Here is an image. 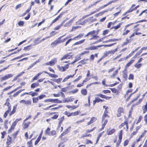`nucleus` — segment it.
Masks as SVG:
<instances>
[{
	"instance_id": "obj_4",
	"label": "nucleus",
	"mask_w": 147,
	"mask_h": 147,
	"mask_svg": "<svg viewBox=\"0 0 147 147\" xmlns=\"http://www.w3.org/2000/svg\"><path fill=\"white\" fill-rule=\"evenodd\" d=\"M57 62V59L56 58H54L52 59L49 62H47L44 64L45 65L50 66H53L55 65Z\"/></svg>"
},
{
	"instance_id": "obj_16",
	"label": "nucleus",
	"mask_w": 147,
	"mask_h": 147,
	"mask_svg": "<svg viewBox=\"0 0 147 147\" xmlns=\"http://www.w3.org/2000/svg\"><path fill=\"white\" fill-rule=\"evenodd\" d=\"M70 129V127H69L67 128L61 134V135L60 136H59V137H61L65 135L66 134H67L68 133H69V130Z\"/></svg>"
},
{
	"instance_id": "obj_64",
	"label": "nucleus",
	"mask_w": 147,
	"mask_h": 147,
	"mask_svg": "<svg viewBox=\"0 0 147 147\" xmlns=\"http://www.w3.org/2000/svg\"><path fill=\"white\" fill-rule=\"evenodd\" d=\"M109 89H110L112 92L114 93H116L117 92V90L115 88H110Z\"/></svg>"
},
{
	"instance_id": "obj_19",
	"label": "nucleus",
	"mask_w": 147,
	"mask_h": 147,
	"mask_svg": "<svg viewBox=\"0 0 147 147\" xmlns=\"http://www.w3.org/2000/svg\"><path fill=\"white\" fill-rule=\"evenodd\" d=\"M12 143L11 138L9 136H8L7 138V141L6 142L7 144V145H9Z\"/></svg>"
},
{
	"instance_id": "obj_34",
	"label": "nucleus",
	"mask_w": 147,
	"mask_h": 147,
	"mask_svg": "<svg viewBox=\"0 0 147 147\" xmlns=\"http://www.w3.org/2000/svg\"><path fill=\"white\" fill-rule=\"evenodd\" d=\"M109 117L108 116L107 114H103V115L102 116V123H103L104 120L106 119L105 118H108Z\"/></svg>"
},
{
	"instance_id": "obj_28",
	"label": "nucleus",
	"mask_w": 147,
	"mask_h": 147,
	"mask_svg": "<svg viewBox=\"0 0 147 147\" xmlns=\"http://www.w3.org/2000/svg\"><path fill=\"white\" fill-rule=\"evenodd\" d=\"M24 90V89H22L19 90L18 91L13 94V96L14 97H16L20 93Z\"/></svg>"
},
{
	"instance_id": "obj_29",
	"label": "nucleus",
	"mask_w": 147,
	"mask_h": 147,
	"mask_svg": "<svg viewBox=\"0 0 147 147\" xmlns=\"http://www.w3.org/2000/svg\"><path fill=\"white\" fill-rule=\"evenodd\" d=\"M108 122V120L107 119H105L104 120V121L103 122L102 125V129H104L106 125V124L107 123V122Z\"/></svg>"
},
{
	"instance_id": "obj_56",
	"label": "nucleus",
	"mask_w": 147,
	"mask_h": 147,
	"mask_svg": "<svg viewBox=\"0 0 147 147\" xmlns=\"http://www.w3.org/2000/svg\"><path fill=\"white\" fill-rule=\"evenodd\" d=\"M56 132L55 131L53 130L52 131L50 134L49 135L50 136H53L56 134Z\"/></svg>"
},
{
	"instance_id": "obj_20",
	"label": "nucleus",
	"mask_w": 147,
	"mask_h": 147,
	"mask_svg": "<svg viewBox=\"0 0 147 147\" xmlns=\"http://www.w3.org/2000/svg\"><path fill=\"white\" fill-rule=\"evenodd\" d=\"M75 74L73 75H69L68 76L66 77L63 80L62 82H64L66 81L69 78H72L74 76Z\"/></svg>"
},
{
	"instance_id": "obj_25",
	"label": "nucleus",
	"mask_w": 147,
	"mask_h": 147,
	"mask_svg": "<svg viewBox=\"0 0 147 147\" xmlns=\"http://www.w3.org/2000/svg\"><path fill=\"white\" fill-rule=\"evenodd\" d=\"M118 72V69L116 70L111 75L110 77L111 78H114L115 76L117 74Z\"/></svg>"
},
{
	"instance_id": "obj_3",
	"label": "nucleus",
	"mask_w": 147,
	"mask_h": 147,
	"mask_svg": "<svg viewBox=\"0 0 147 147\" xmlns=\"http://www.w3.org/2000/svg\"><path fill=\"white\" fill-rule=\"evenodd\" d=\"M97 35H95L94 36H93L92 37H91L89 39L90 40H98L92 43V44H96L101 41L102 39L100 38L98 36H97Z\"/></svg>"
},
{
	"instance_id": "obj_1",
	"label": "nucleus",
	"mask_w": 147,
	"mask_h": 147,
	"mask_svg": "<svg viewBox=\"0 0 147 147\" xmlns=\"http://www.w3.org/2000/svg\"><path fill=\"white\" fill-rule=\"evenodd\" d=\"M44 102H51L52 103H61V101L57 99L48 98L45 100Z\"/></svg>"
},
{
	"instance_id": "obj_7",
	"label": "nucleus",
	"mask_w": 147,
	"mask_h": 147,
	"mask_svg": "<svg viewBox=\"0 0 147 147\" xmlns=\"http://www.w3.org/2000/svg\"><path fill=\"white\" fill-rule=\"evenodd\" d=\"M91 19V18H88L86 19L85 20H84L82 22H80V21L82 20V18L80 19V20H79L78 21L76 22V24H80L82 25H84L86 22L88 21V20H90Z\"/></svg>"
},
{
	"instance_id": "obj_8",
	"label": "nucleus",
	"mask_w": 147,
	"mask_h": 147,
	"mask_svg": "<svg viewBox=\"0 0 147 147\" xmlns=\"http://www.w3.org/2000/svg\"><path fill=\"white\" fill-rule=\"evenodd\" d=\"M116 131V129L114 128L107 129V133L108 135H111L115 133Z\"/></svg>"
},
{
	"instance_id": "obj_55",
	"label": "nucleus",
	"mask_w": 147,
	"mask_h": 147,
	"mask_svg": "<svg viewBox=\"0 0 147 147\" xmlns=\"http://www.w3.org/2000/svg\"><path fill=\"white\" fill-rule=\"evenodd\" d=\"M1 138L2 139H3L5 137V136L6 134V133L5 131H3L1 133Z\"/></svg>"
},
{
	"instance_id": "obj_39",
	"label": "nucleus",
	"mask_w": 147,
	"mask_h": 147,
	"mask_svg": "<svg viewBox=\"0 0 147 147\" xmlns=\"http://www.w3.org/2000/svg\"><path fill=\"white\" fill-rule=\"evenodd\" d=\"M31 103L32 101L31 100H26L25 105H26L27 106H28V105H31Z\"/></svg>"
},
{
	"instance_id": "obj_60",
	"label": "nucleus",
	"mask_w": 147,
	"mask_h": 147,
	"mask_svg": "<svg viewBox=\"0 0 147 147\" xmlns=\"http://www.w3.org/2000/svg\"><path fill=\"white\" fill-rule=\"evenodd\" d=\"M129 141L128 140H125L124 142L123 145L124 146H126L128 144Z\"/></svg>"
},
{
	"instance_id": "obj_53",
	"label": "nucleus",
	"mask_w": 147,
	"mask_h": 147,
	"mask_svg": "<svg viewBox=\"0 0 147 147\" xmlns=\"http://www.w3.org/2000/svg\"><path fill=\"white\" fill-rule=\"evenodd\" d=\"M50 129L49 127H48L45 131L46 134L49 135L50 134L49 131H50Z\"/></svg>"
},
{
	"instance_id": "obj_18",
	"label": "nucleus",
	"mask_w": 147,
	"mask_h": 147,
	"mask_svg": "<svg viewBox=\"0 0 147 147\" xmlns=\"http://www.w3.org/2000/svg\"><path fill=\"white\" fill-rule=\"evenodd\" d=\"M56 113V114L54 115V116L51 117V118L53 119H56L58 117L59 115L58 113H52L50 114V115H52L53 114Z\"/></svg>"
},
{
	"instance_id": "obj_37",
	"label": "nucleus",
	"mask_w": 147,
	"mask_h": 147,
	"mask_svg": "<svg viewBox=\"0 0 147 147\" xmlns=\"http://www.w3.org/2000/svg\"><path fill=\"white\" fill-rule=\"evenodd\" d=\"M32 140H33V139H32L30 141L27 142V144L28 147H33L32 142Z\"/></svg>"
},
{
	"instance_id": "obj_21",
	"label": "nucleus",
	"mask_w": 147,
	"mask_h": 147,
	"mask_svg": "<svg viewBox=\"0 0 147 147\" xmlns=\"http://www.w3.org/2000/svg\"><path fill=\"white\" fill-rule=\"evenodd\" d=\"M119 140L121 141L122 138V130H120L119 133Z\"/></svg>"
},
{
	"instance_id": "obj_43",
	"label": "nucleus",
	"mask_w": 147,
	"mask_h": 147,
	"mask_svg": "<svg viewBox=\"0 0 147 147\" xmlns=\"http://www.w3.org/2000/svg\"><path fill=\"white\" fill-rule=\"evenodd\" d=\"M85 41V39H83L81 40H80L78 42H76L74 44V45H79L82 44V43H83Z\"/></svg>"
},
{
	"instance_id": "obj_63",
	"label": "nucleus",
	"mask_w": 147,
	"mask_h": 147,
	"mask_svg": "<svg viewBox=\"0 0 147 147\" xmlns=\"http://www.w3.org/2000/svg\"><path fill=\"white\" fill-rule=\"evenodd\" d=\"M46 96L44 94H42L40 95L38 97L39 98V99H42L44 97H46Z\"/></svg>"
},
{
	"instance_id": "obj_11",
	"label": "nucleus",
	"mask_w": 147,
	"mask_h": 147,
	"mask_svg": "<svg viewBox=\"0 0 147 147\" xmlns=\"http://www.w3.org/2000/svg\"><path fill=\"white\" fill-rule=\"evenodd\" d=\"M74 20V18L71 20L67 22L64 25V27H70L72 24V23Z\"/></svg>"
},
{
	"instance_id": "obj_13",
	"label": "nucleus",
	"mask_w": 147,
	"mask_h": 147,
	"mask_svg": "<svg viewBox=\"0 0 147 147\" xmlns=\"http://www.w3.org/2000/svg\"><path fill=\"white\" fill-rule=\"evenodd\" d=\"M112 3L111 1L108 3L107 4H105L102 6L100 7L99 8L96 9L97 11H99L100 9L103 8H104L107 7L109 5H110Z\"/></svg>"
},
{
	"instance_id": "obj_42",
	"label": "nucleus",
	"mask_w": 147,
	"mask_h": 147,
	"mask_svg": "<svg viewBox=\"0 0 147 147\" xmlns=\"http://www.w3.org/2000/svg\"><path fill=\"white\" fill-rule=\"evenodd\" d=\"M142 65V64L141 63L140 64H138V63L136 64H135L134 66L135 67L137 68H139Z\"/></svg>"
},
{
	"instance_id": "obj_49",
	"label": "nucleus",
	"mask_w": 147,
	"mask_h": 147,
	"mask_svg": "<svg viewBox=\"0 0 147 147\" xmlns=\"http://www.w3.org/2000/svg\"><path fill=\"white\" fill-rule=\"evenodd\" d=\"M80 27H81L80 26H75V27H73L72 28V29L70 31L71 32L73 30H76V29H77L78 28H80Z\"/></svg>"
},
{
	"instance_id": "obj_52",
	"label": "nucleus",
	"mask_w": 147,
	"mask_h": 147,
	"mask_svg": "<svg viewBox=\"0 0 147 147\" xmlns=\"http://www.w3.org/2000/svg\"><path fill=\"white\" fill-rule=\"evenodd\" d=\"M62 80V78H59L57 79L54 80H53V81H55V82H56L57 83H59Z\"/></svg>"
},
{
	"instance_id": "obj_41",
	"label": "nucleus",
	"mask_w": 147,
	"mask_h": 147,
	"mask_svg": "<svg viewBox=\"0 0 147 147\" xmlns=\"http://www.w3.org/2000/svg\"><path fill=\"white\" fill-rule=\"evenodd\" d=\"M30 123V122H29L27 123H25L24 124V129H26L28 127Z\"/></svg>"
},
{
	"instance_id": "obj_48",
	"label": "nucleus",
	"mask_w": 147,
	"mask_h": 147,
	"mask_svg": "<svg viewBox=\"0 0 147 147\" xmlns=\"http://www.w3.org/2000/svg\"><path fill=\"white\" fill-rule=\"evenodd\" d=\"M89 53V51H84L80 54V57H81L82 55L88 54Z\"/></svg>"
},
{
	"instance_id": "obj_36",
	"label": "nucleus",
	"mask_w": 147,
	"mask_h": 147,
	"mask_svg": "<svg viewBox=\"0 0 147 147\" xmlns=\"http://www.w3.org/2000/svg\"><path fill=\"white\" fill-rule=\"evenodd\" d=\"M143 113H144L147 111V101L146 102V105L144 106V107L143 108Z\"/></svg>"
},
{
	"instance_id": "obj_57",
	"label": "nucleus",
	"mask_w": 147,
	"mask_h": 147,
	"mask_svg": "<svg viewBox=\"0 0 147 147\" xmlns=\"http://www.w3.org/2000/svg\"><path fill=\"white\" fill-rule=\"evenodd\" d=\"M102 92L104 94H106L108 93H110L111 91L109 90H104L102 91Z\"/></svg>"
},
{
	"instance_id": "obj_30",
	"label": "nucleus",
	"mask_w": 147,
	"mask_h": 147,
	"mask_svg": "<svg viewBox=\"0 0 147 147\" xmlns=\"http://www.w3.org/2000/svg\"><path fill=\"white\" fill-rule=\"evenodd\" d=\"M117 49H116L114 50L110 51H108L107 54H113L115 52L117 51Z\"/></svg>"
},
{
	"instance_id": "obj_24",
	"label": "nucleus",
	"mask_w": 147,
	"mask_h": 147,
	"mask_svg": "<svg viewBox=\"0 0 147 147\" xmlns=\"http://www.w3.org/2000/svg\"><path fill=\"white\" fill-rule=\"evenodd\" d=\"M32 48L31 45H29L26 47H25L23 50L25 51H29Z\"/></svg>"
},
{
	"instance_id": "obj_50",
	"label": "nucleus",
	"mask_w": 147,
	"mask_h": 147,
	"mask_svg": "<svg viewBox=\"0 0 147 147\" xmlns=\"http://www.w3.org/2000/svg\"><path fill=\"white\" fill-rule=\"evenodd\" d=\"M134 78V76L133 74H130L129 76L128 79L133 80Z\"/></svg>"
},
{
	"instance_id": "obj_12",
	"label": "nucleus",
	"mask_w": 147,
	"mask_h": 147,
	"mask_svg": "<svg viewBox=\"0 0 147 147\" xmlns=\"http://www.w3.org/2000/svg\"><path fill=\"white\" fill-rule=\"evenodd\" d=\"M72 57V55H70L69 54H67L63 56L61 59V60L62 61L64 59H68L71 58Z\"/></svg>"
},
{
	"instance_id": "obj_2",
	"label": "nucleus",
	"mask_w": 147,
	"mask_h": 147,
	"mask_svg": "<svg viewBox=\"0 0 147 147\" xmlns=\"http://www.w3.org/2000/svg\"><path fill=\"white\" fill-rule=\"evenodd\" d=\"M98 31L97 30H92L89 32L85 36V37H88V38H89L92 37L93 36H94L95 35H98Z\"/></svg>"
},
{
	"instance_id": "obj_51",
	"label": "nucleus",
	"mask_w": 147,
	"mask_h": 147,
	"mask_svg": "<svg viewBox=\"0 0 147 147\" xmlns=\"http://www.w3.org/2000/svg\"><path fill=\"white\" fill-rule=\"evenodd\" d=\"M10 108H9V109H8V110L5 112V113L4 115V118H5L6 117L9 112L10 111Z\"/></svg>"
},
{
	"instance_id": "obj_54",
	"label": "nucleus",
	"mask_w": 147,
	"mask_h": 147,
	"mask_svg": "<svg viewBox=\"0 0 147 147\" xmlns=\"http://www.w3.org/2000/svg\"><path fill=\"white\" fill-rule=\"evenodd\" d=\"M18 25L20 26H22L24 24V22L23 21H20L18 23Z\"/></svg>"
},
{
	"instance_id": "obj_22",
	"label": "nucleus",
	"mask_w": 147,
	"mask_h": 147,
	"mask_svg": "<svg viewBox=\"0 0 147 147\" xmlns=\"http://www.w3.org/2000/svg\"><path fill=\"white\" fill-rule=\"evenodd\" d=\"M146 131H145L144 132H143L142 134L140 136H139V138H138L136 140V141L137 142H138L139 141H140V139L144 136V135L146 133Z\"/></svg>"
},
{
	"instance_id": "obj_62",
	"label": "nucleus",
	"mask_w": 147,
	"mask_h": 147,
	"mask_svg": "<svg viewBox=\"0 0 147 147\" xmlns=\"http://www.w3.org/2000/svg\"><path fill=\"white\" fill-rule=\"evenodd\" d=\"M74 99L75 98H72L71 97L67 98L68 102H71L73 101L74 100Z\"/></svg>"
},
{
	"instance_id": "obj_26",
	"label": "nucleus",
	"mask_w": 147,
	"mask_h": 147,
	"mask_svg": "<svg viewBox=\"0 0 147 147\" xmlns=\"http://www.w3.org/2000/svg\"><path fill=\"white\" fill-rule=\"evenodd\" d=\"M81 94L84 96L86 95L87 93V91L86 89H83L81 90Z\"/></svg>"
},
{
	"instance_id": "obj_10",
	"label": "nucleus",
	"mask_w": 147,
	"mask_h": 147,
	"mask_svg": "<svg viewBox=\"0 0 147 147\" xmlns=\"http://www.w3.org/2000/svg\"><path fill=\"white\" fill-rule=\"evenodd\" d=\"M64 12H62L55 19H54L52 22L51 23V25H52L56 21H57V20H58L59 19L61 18V17L62 15L64 14Z\"/></svg>"
},
{
	"instance_id": "obj_35",
	"label": "nucleus",
	"mask_w": 147,
	"mask_h": 147,
	"mask_svg": "<svg viewBox=\"0 0 147 147\" xmlns=\"http://www.w3.org/2000/svg\"><path fill=\"white\" fill-rule=\"evenodd\" d=\"M88 60V59H84L83 60H81L79 62V63H81L82 64H84L86 63L87 61Z\"/></svg>"
},
{
	"instance_id": "obj_5",
	"label": "nucleus",
	"mask_w": 147,
	"mask_h": 147,
	"mask_svg": "<svg viewBox=\"0 0 147 147\" xmlns=\"http://www.w3.org/2000/svg\"><path fill=\"white\" fill-rule=\"evenodd\" d=\"M122 127H123V129H125L126 131H127L128 127L127 122H124L119 126V127L120 128H122Z\"/></svg>"
},
{
	"instance_id": "obj_31",
	"label": "nucleus",
	"mask_w": 147,
	"mask_h": 147,
	"mask_svg": "<svg viewBox=\"0 0 147 147\" xmlns=\"http://www.w3.org/2000/svg\"><path fill=\"white\" fill-rule=\"evenodd\" d=\"M39 85V84L38 83H33L31 84V88H34Z\"/></svg>"
},
{
	"instance_id": "obj_61",
	"label": "nucleus",
	"mask_w": 147,
	"mask_h": 147,
	"mask_svg": "<svg viewBox=\"0 0 147 147\" xmlns=\"http://www.w3.org/2000/svg\"><path fill=\"white\" fill-rule=\"evenodd\" d=\"M96 102H102L104 101V100H101L98 98H96Z\"/></svg>"
},
{
	"instance_id": "obj_14",
	"label": "nucleus",
	"mask_w": 147,
	"mask_h": 147,
	"mask_svg": "<svg viewBox=\"0 0 147 147\" xmlns=\"http://www.w3.org/2000/svg\"><path fill=\"white\" fill-rule=\"evenodd\" d=\"M21 118H20L19 119H17L13 123L11 126V128H13V129L15 127L18 123V122L20 120H21Z\"/></svg>"
},
{
	"instance_id": "obj_45",
	"label": "nucleus",
	"mask_w": 147,
	"mask_h": 147,
	"mask_svg": "<svg viewBox=\"0 0 147 147\" xmlns=\"http://www.w3.org/2000/svg\"><path fill=\"white\" fill-rule=\"evenodd\" d=\"M49 75L52 78H57L58 77L57 75H55V74H53L49 73Z\"/></svg>"
},
{
	"instance_id": "obj_44",
	"label": "nucleus",
	"mask_w": 147,
	"mask_h": 147,
	"mask_svg": "<svg viewBox=\"0 0 147 147\" xmlns=\"http://www.w3.org/2000/svg\"><path fill=\"white\" fill-rule=\"evenodd\" d=\"M134 62V60H132L130 62L128 63L126 65L125 67L126 68L128 67L131 64H132Z\"/></svg>"
},
{
	"instance_id": "obj_38",
	"label": "nucleus",
	"mask_w": 147,
	"mask_h": 147,
	"mask_svg": "<svg viewBox=\"0 0 147 147\" xmlns=\"http://www.w3.org/2000/svg\"><path fill=\"white\" fill-rule=\"evenodd\" d=\"M57 67L59 69V70L61 71H65V69H64V67H63V66L60 67L59 65H57Z\"/></svg>"
},
{
	"instance_id": "obj_17",
	"label": "nucleus",
	"mask_w": 147,
	"mask_h": 147,
	"mask_svg": "<svg viewBox=\"0 0 147 147\" xmlns=\"http://www.w3.org/2000/svg\"><path fill=\"white\" fill-rule=\"evenodd\" d=\"M59 44L58 40L57 39L55 40L54 42H52L51 45L52 47H55L57 44Z\"/></svg>"
},
{
	"instance_id": "obj_46",
	"label": "nucleus",
	"mask_w": 147,
	"mask_h": 147,
	"mask_svg": "<svg viewBox=\"0 0 147 147\" xmlns=\"http://www.w3.org/2000/svg\"><path fill=\"white\" fill-rule=\"evenodd\" d=\"M32 100L33 103H36L38 101V99L37 97H34L32 98Z\"/></svg>"
},
{
	"instance_id": "obj_40",
	"label": "nucleus",
	"mask_w": 147,
	"mask_h": 147,
	"mask_svg": "<svg viewBox=\"0 0 147 147\" xmlns=\"http://www.w3.org/2000/svg\"><path fill=\"white\" fill-rule=\"evenodd\" d=\"M64 119V116H63L61 117L60 118L58 119L59 120L58 123L61 124L62 122Z\"/></svg>"
},
{
	"instance_id": "obj_9",
	"label": "nucleus",
	"mask_w": 147,
	"mask_h": 147,
	"mask_svg": "<svg viewBox=\"0 0 147 147\" xmlns=\"http://www.w3.org/2000/svg\"><path fill=\"white\" fill-rule=\"evenodd\" d=\"M13 75L11 74H9L5 75L4 77L1 78L2 80H7L13 76Z\"/></svg>"
},
{
	"instance_id": "obj_33",
	"label": "nucleus",
	"mask_w": 147,
	"mask_h": 147,
	"mask_svg": "<svg viewBox=\"0 0 147 147\" xmlns=\"http://www.w3.org/2000/svg\"><path fill=\"white\" fill-rule=\"evenodd\" d=\"M66 107L68 109H74L77 108L78 106H71L70 105H66Z\"/></svg>"
},
{
	"instance_id": "obj_6",
	"label": "nucleus",
	"mask_w": 147,
	"mask_h": 147,
	"mask_svg": "<svg viewBox=\"0 0 147 147\" xmlns=\"http://www.w3.org/2000/svg\"><path fill=\"white\" fill-rule=\"evenodd\" d=\"M124 112V110L122 107H120L118 108L117 109V117H119L121 115L122 113H123Z\"/></svg>"
},
{
	"instance_id": "obj_59",
	"label": "nucleus",
	"mask_w": 147,
	"mask_h": 147,
	"mask_svg": "<svg viewBox=\"0 0 147 147\" xmlns=\"http://www.w3.org/2000/svg\"><path fill=\"white\" fill-rule=\"evenodd\" d=\"M109 32V30H104L102 34L104 35H105L106 34H107Z\"/></svg>"
},
{
	"instance_id": "obj_27",
	"label": "nucleus",
	"mask_w": 147,
	"mask_h": 147,
	"mask_svg": "<svg viewBox=\"0 0 147 147\" xmlns=\"http://www.w3.org/2000/svg\"><path fill=\"white\" fill-rule=\"evenodd\" d=\"M40 38H38L36 39H35L34 41V43H36V44H39V43H40V42H42L43 41H44L45 40V38H42V39L40 40V41L39 42H36L38 41L39 39H40Z\"/></svg>"
},
{
	"instance_id": "obj_15",
	"label": "nucleus",
	"mask_w": 147,
	"mask_h": 147,
	"mask_svg": "<svg viewBox=\"0 0 147 147\" xmlns=\"http://www.w3.org/2000/svg\"><path fill=\"white\" fill-rule=\"evenodd\" d=\"M97 120V118L95 117H92L90 121L88 122L87 123V125H89L91 124V123H93V122Z\"/></svg>"
},
{
	"instance_id": "obj_58",
	"label": "nucleus",
	"mask_w": 147,
	"mask_h": 147,
	"mask_svg": "<svg viewBox=\"0 0 147 147\" xmlns=\"http://www.w3.org/2000/svg\"><path fill=\"white\" fill-rule=\"evenodd\" d=\"M96 128V127H94L92 129H90V130H87L86 131V132L87 133H90L92 131H93Z\"/></svg>"
},
{
	"instance_id": "obj_32",
	"label": "nucleus",
	"mask_w": 147,
	"mask_h": 147,
	"mask_svg": "<svg viewBox=\"0 0 147 147\" xmlns=\"http://www.w3.org/2000/svg\"><path fill=\"white\" fill-rule=\"evenodd\" d=\"M122 22H120L119 24L116 26H114L113 27H112V28H114L115 30L119 28L121 26L122 24Z\"/></svg>"
},
{
	"instance_id": "obj_23",
	"label": "nucleus",
	"mask_w": 147,
	"mask_h": 147,
	"mask_svg": "<svg viewBox=\"0 0 147 147\" xmlns=\"http://www.w3.org/2000/svg\"><path fill=\"white\" fill-rule=\"evenodd\" d=\"M42 73V72H40L38 73L34 77V78H33L32 80V82H33L34 80H37L38 79V77L41 75Z\"/></svg>"
},
{
	"instance_id": "obj_47",
	"label": "nucleus",
	"mask_w": 147,
	"mask_h": 147,
	"mask_svg": "<svg viewBox=\"0 0 147 147\" xmlns=\"http://www.w3.org/2000/svg\"><path fill=\"white\" fill-rule=\"evenodd\" d=\"M41 138V137L40 136H39L37 140H36V141L35 142L34 144L35 145H36V144L38 143V142L40 141V140Z\"/></svg>"
}]
</instances>
